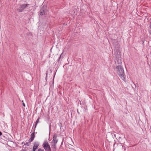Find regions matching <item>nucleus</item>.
<instances>
[{
    "mask_svg": "<svg viewBox=\"0 0 151 151\" xmlns=\"http://www.w3.org/2000/svg\"><path fill=\"white\" fill-rule=\"evenodd\" d=\"M39 119H40V118H38L37 119L36 122V123L35 124V128H36L38 123L39 122Z\"/></svg>",
    "mask_w": 151,
    "mask_h": 151,
    "instance_id": "10",
    "label": "nucleus"
},
{
    "mask_svg": "<svg viewBox=\"0 0 151 151\" xmlns=\"http://www.w3.org/2000/svg\"><path fill=\"white\" fill-rule=\"evenodd\" d=\"M37 151H44V150H42V149H39Z\"/></svg>",
    "mask_w": 151,
    "mask_h": 151,
    "instance_id": "12",
    "label": "nucleus"
},
{
    "mask_svg": "<svg viewBox=\"0 0 151 151\" xmlns=\"http://www.w3.org/2000/svg\"><path fill=\"white\" fill-rule=\"evenodd\" d=\"M64 57V55L63 54V53L62 52L61 54L60 55L58 59V63L61 62L62 60V59H63Z\"/></svg>",
    "mask_w": 151,
    "mask_h": 151,
    "instance_id": "9",
    "label": "nucleus"
},
{
    "mask_svg": "<svg viewBox=\"0 0 151 151\" xmlns=\"http://www.w3.org/2000/svg\"><path fill=\"white\" fill-rule=\"evenodd\" d=\"M77 112H78V114H80V113H79L78 112V111H77Z\"/></svg>",
    "mask_w": 151,
    "mask_h": 151,
    "instance_id": "16",
    "label": "nucleus"
},
{
    "mask_svg": "<svg viewBox=\"0 0 151 151\" xmlns=\"http://www.w3.org/2000/svg\"><path fill=\"white\" fill-rule=\"evenodd\" d=\"M52 143L51 148L52 151H56L57 149L56 144Z\"/></svg>",
    "mask_w": 151,
    "mask_h": 151,
    "instance_id": "8",
    "label": "nucleus"
},
{
    "mask_svg": "<svg viewBox=\"0 0 151 151\" xmlns=\"http://www.w3.org/2000/svg\"><path fill=\"white\" fill-rule=\"evenodd\" d=\"M24 145H27V146H29V145L28 144V142H26L24 144Z\"/></svg>",
    "mask_w": 151,
    "mask_h": 151,
    "instance_id": "11",
    "label": "nucleus"
},
{
    "mask_svg": "<svg viewBox=\"0 0 151 151\" xmlns=\"http://www.w3.org/2000/svg\"><path fill=\"white\" fill-rule=\"evenodd\" d=\"M2 135V132L0 131V136H1Z\"/></svg>",
    "mask_w": 151,
    "mask_h": 151,
    "instance_id": "15",
    "label": "nucleus"
},
{
    "mask_svg": "<svg viewBox=\"0 0 151 151\" xmlns=\"http://www.w3.org/2000/svg\"><path fill=\"white\" fill-rule=\"evenodd\" d=\"M46 6H43L40 9V15L42 16L46 14Z\"/></svg>",
    "mask_w": 151,
    "mask_h": 151,
    "instance_id": "4",
    "label": "nucleus"
},
{
    "mask_svg": "<svg viewBox=\"0 0 151 151\" xmlns=\"http://www.w3.org/2000/svg\"><path fill=\"white\" fill-rule=\"evenodd\" d=\"M35 128L34 129V132H33L30 135L31 137L29 138V139L28 140V141L29 142H32L33 140L35 137Z\"/></svg>",
    "mask_w": 151,
    "mask_h": 151,
    "instance_id": "5",
    "label": "nucleus"
},
{
    "mask_svg": "<svg viewBox=\"0 0 151 151\" xmlns=\"http://www.w3.org/2000/svg\"><path fill=\"white\" fill-rule=\"evenodd\" d=\"M116 67H114V70L120 78L123 81H125L126 75L124 72L123 67L122 66V63L121 60L116 59L115 60Z\"/></svg>",
    "mask_w": 151,
    "mask_h": 151,
    "instance_id": "1",
    "label": "nucleus"
},
{
    "mask_svg": "<svg viewBox=\"0 0 151 151\" xmlns=\"http://www.w3.org/2000/svg\"><path fill=\"white\" fill-rule=\"evenodd\" d=\"M22 105H23V106L24 107H25V104H24V103H22Z\"/></svg>",
    "mask_w": 151,
    "mask_h": 151,
    "instance_id": "14",
    "label": "nucleus"
},
{
    "mask_svg": "<svg viewBox=\"0 0 151 151\" xmlns=\"http://www.w3.org/2000/svg\"><path fill=\"white\" fill-rule=\"evenodd\" d=\"M47 73H46V78H45V79L46 80H47Z\"/></svg>",
    "mask_w": 151,
    "mask_h": 151,
    "instance_id": "13",
    "label": "nucleus"
},
{
    "mask_svg": "<svg viewBox=\"0 0 151 151\" xmlns=\"http://www.w3.org/2000/svg\"><path fill=\"white\" fill-rule=\"evenodd\" d=\"M29 5V4L20 5L19 7L17 8V11L18 12H22L26 7H28Z\"/></svg>",
    "mask_w": 151,
    "mask_h": 151,
    "instance_id": "3",
    "label": "nucleus"
},
{
    "mask_svg": "<svg viewBox=\"0 0 151 151\" xmlns=\"http://www.w3.org/2000/svg\"><path fill=\"white\" fill-rule=\"evenodd\" d=\"M57 135L56 134H55L53 135V139L52 140V143H54L56 144L58 142V140L57 139Z\"/></svg>",
    "mask_w": 151,
    "mask_h": 151,
    "instance_id": "6",
    "label": "nucleus"
},
{
    "mask_svg": "<svg viewBox=\"0 0 151 151\" xmlns=\"http://www.w3.org/2000/svg\"><path fill=\"white\" fill-rule=\"evenodd\" d=\"M42 146L45 151H52L51 147L47 140L44 141Z\"/></svg>",
    "mask_w": 151,
    "mask_h": 151,
    "instance_id": "2",
    "label": "nucleus"
},
{
    "mask_svg": "<svg viewBox=\"0 0 151 151\" xmlns=\"http://www.w3.org/2000/svg\"><path fill=\"white\" fill-rule=\"evenodd\" d=\"M39 144L38 142H35L34 143V145L32 149V151H35L37 149L39 146Z\"/></svg>",
    "mask_w": 151,
    "mask_h": 151,
    "instance_id": "7",
    "label": "nucleus"
},
{
    "mask_svg": "<svg viewBox=\"0 0 151 151\" xmlns=\"http://www.w3.org/2000/svg\"><path fill=\"white\" fill-rule=\"evenodd\" d=\"M23 144V142L22 143V144Z\"/></svg>",
    "mask_w": 151,
    "mask_h": 151,
    "instance_id": "17",
    "label": "nucleus"
}]
</instances>
